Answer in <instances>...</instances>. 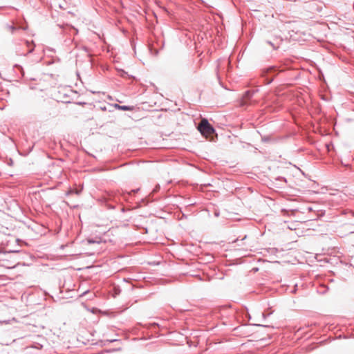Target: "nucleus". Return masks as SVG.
I'll return each mask as SVG.
<instances>
[{
	"label": "nucleus",
	"instance_id": "f257e3e1",
	"mask_svg": "<svg viewBox=\"0 0 354 354\" xmlns=\"http://www.w3.org/2000/svg\"><path fill=\"white\" fill-rule=\"evenodd\" d=\"M200 133L207 137L211 136L215 132L214 127L209 123L207 120L202 119L198 127Z\"/></svg>",
	"mask_w": 354,
	"mask_h": 354
},
{
	"label": "nucleus",
	"instance_id": "f03ea898",
	"mask_svg": "<svg viewBox=\"0 0 354 354\" xmlns=\"http://www.w3.org/2000/svg\"><path fill=\"white\" fill-rule=\"evenodd\" d=\"M276 71L277 69L274 66H270L262 69L261 73L263 76H265L266 77L267 84H270L273 81L274 76L272 75L270 77V74H272Z\"/></svg>",
	"mask_w": 354,
	"mask_h": 354
},
{
	"label": "nucleus",
	"instance_id": "7ed1b4c3",
	"mask_svg": "<svg viewBox=\"0 0 354 354\" xmlns=\"http://www.w3.org/2000/svg\"><path fill=\"white\" fill-rule=\"evenodd\" d=\"M253 95V92H251L250 91H247L245 92L243 98L241 100V105H247L248 104V100H249Z\"/></svg>",
	"mask_w": 354,
	"mask_h": 354
},
{
	"label": "nucleus",
	"instance_id": "20e7f679",
	"mask_svg": "<svg viewBox=\"0 0 354 354\" xmlns=\"http://www.w3.org/2000/svg\"><path fill=\"white\" fill-rule=\"evenodd\" d=\"M53 6L55 8L58 7L62 10L67 9L66 3L64 0H54Z\"/></svg>",
	"mask_w": 354,
	"mask_h": 354
},
{
	"label": "nucleus",
	"instance_id": "39448f33",
	"mask_svg": "<svg viewBox=\"0 0 354 354\" xmlns=\"http://www.w3.org/2000/svg\"><path fill=\"white\" fill-rule=\"evenodd\" d=\"M115 107L117 109L122 111H133L134 109L133 106L120 105L118 104H115Z\"/></svg>",
	"mask_w": 354,
	"mask_h": 354
},
{
	"label": "nucleus",
	"instance_id": "423d86ee",
	"mask_svg": "<svg viewBox=\"0 0 354 354\" xmlns=\"http://www.w3.org/2000/svg\"><path fill=\"white\" fill-rule=\"evenodd\" d=\"M26 45H27V46H28V48H29V50H28V53H31L34 50V46H31V47H30L31 44H30V42H28V41H26Z\"/></svg>",
	"mask_w": 354,
	"mask_h": 354
},
{
	"label": "nucleus",
	"instance_id": "0eeeda50",
	"mask_svg": "<svg viewBox=\"0 0 354 354\" xmlns=\"http://www.w3.org/2000/svg\"><path fill=\"white\" fill-rule=\"evenodd\" d=\"M15 66L21 73L22 76H24V71L22 66L19 65H15Z\"/></svg>",
	"mask_w": 354,
	"mask_h": 354
},
{
	"label": "nucleus",
	"instance_id": "6e6552de",
	"mask_svg": "<svg viewBox=\"0 0 354 354\" xmlns=\"http://www.w3.org/2000/svg\"><path fill=\"white\" fill-rule=\"evenodd\" d=\"M276 180H277V181H281V182H284V183H286V182H287V180H286V178L282 177V176L277 177V178H276Z\"/></svg>",
	"mask_w": 354,
	"mask_h": 354
},
{
	"label": "nucleus",
	"instance_id": "1a4fd4ad",
	"mask_svg": "<svg viewBox=\"0 0 354 354\" xmlns=\"http://www.w3.org/2000/svg\"><path fill=\"white\" fill-rule=\"evenodd\" d=\"M267 43L268 44H270V46H272L273 47V48H274V49H277L279 47V44L276 45L270 41H268Z\"/></svg>",
	"mask_w": 354,
	"mask_h": 354
},
{
	"label": "nucleus",
	"instance_id": "9d476101",
	"mask_svg": "<svg viewBox=\"0 0 354 354\" xmlns=\"http://www.w3.org/2000/svg\"><path fill=\"white\" fill-rule=\"evenodd\" d=\"M88 242L89 243H95L96 241H93V239H88Z\"/></svg>",
	"mask_w": 354,
	"mask_h": 354
},
{
	"label": "nucleus",
	"instance_id": "9b49d317",
	"mask_svg": "<svg viewBox=\"0 0 354 354\" xmlns=\"http://www.w3.org/2000/svg\"><path fill=\"white\" fill-rule=\"evenodd\" d=\"M349 213L351 214V215L354 217V211H352V210H349Z\"/></svg>",
	"mask_w": 354,
	"mask_h": 354
},
{
	"label": "nucleus",
	"instance_id": "f8f14e48",
	"mask_svg": "<svg viewBox=\"0 0 354 354\" xmlns=\"http://www.w3.org/2000/svg\"><path fill=\"white\" fill-rule=\"evenodd\" d=\"M71 29H73L74 31L76 32V33L77 32V30L75 29L74 28H72V27H70Z\"/></svg>",
	"mask_w": 354,
	"mask_h": 354
},
{
	"label": "nucleus",
	"instance_id": "ddd939ff",
	"mask_svg": "<svg viewBox=\"0 0 354 354\" xmlns=\"http://www.w3.org/2000/svg\"><path fill=\"white\" fill-rule=\"evenodd\" d=\"M218 215H219V213H218V212H215V216H218Z\"/></svg>",
	"mask_w": 354,
	"mask_h": 354
},
{
	"label": "nucleus",
	"instance_id": "4468645a",
	"mask_svg": "<svg viewBox=\"0 0 354 354\" xmlns=\"http://www.w3.org/2000/svg\"><path fill=\"white\" fill-rule=\"evenodd\" d=\"M159 187H160V186H159V185H158V186H157V187H156V189H154V191H156V190L158 189V188H159Z\"/></svg>",
	"mask_w": 354,
	"mask_h": 354
},
{
	"label": "nucleus",
	"instance_id": "2eb2a0df",
	"mask_svg": "<svg viewBox=\"0 0 354 354\" xmlns=\"http://www.w3.org/2000/svg\"><path fill=\"white\" fill-rule=\"evenodd\" d=\"M138 190V189H137V190L133 189V190H132L131 192H133V193H135V192H136Z\"/></svg>",
	"mask_w": 354,
	"mask_h": 354
},
{
	"label": "nucleus",
	"instance_id": "dca6fc26",
	"mask_svg": "<svg viewBox=\"0 0 354 354\" xmlns=\"http://www.w3.org/2000/svg\"><path fill=\"white\" fill-rule=\"evenodd\" d=\"M246 237H247V236H245L241 240L243 241V240L245 239Z\"/></svg>",
	"mask_w": 354,
	"mask_h": 354
},
{
	"label": "nucleus",
	"instance_id": "f3484780",
	"mask_svg": "<svg viewBox=\"0 0 354 354\" xmlns=\"http://www.w3.org/2000/svg\"><path fill=\"white\" fill-rule=\"evenodd\" d=\"M353 9H354V1H353Z\"/></svg>",
	"mask_w": 354,
	"mask_h": 354
}]
</instances>
